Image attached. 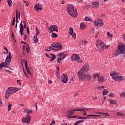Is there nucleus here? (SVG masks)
<instances>
[{"mask_svg": "<svg viewBox=\"0 0 125 125\" xmlns=\"http://www.w3.org/2000/svg\"><path fill=\"white\" fill-rule=\"evenodd\" d=\"M67 11L72 17L74 18L78 17V11H77V9L73 5L71 4L67 6Z\"/></svg>", "mask_w": 125, "mask_h": 125, "instance_id": "f257e3e1", "label": "nucleus"}, {"mask_svg": "<svg viewBox=\"0 0 125 125\" xmlns=\"http://www.w3.org/2000/svg\"><path fill=\"white\" fill-rule=\"evenodd\" d=\"M11 53L9 52V55L7 56L5 62H2L0 64V70H2V68H7L8 66L10 65V63H11Z\"/></svg>", "mask_w": 125, "mask_h": 125, "instance_id": "f03ea898", "label": "nucleus"}, {"mask_svg": "<svg viewBox=\"0 0 125 125\" xmlns=\"http://www.w3.org/2000/svg\"><path fill=\"white\" fill-rule=\"evenodd\" d=\"M110 76L112 77V79L116 82H122L125 79L124 76H120V73L116 71H114L111 73Z\"/></svg>", "mask_w": 125, "mask_h": 125, "instance_id": "7ed1b4c3", "label": "nucleus"}, {"mask_svg": "<svg viewBox=\"0 0 125 125\" xmlns=\"http://www.w3.org/2000/svg\"><path fill=\"white\" fill-rule=\"evenodd\" d=\"M125 45L123 43H118V49L116 51V54L115 55L116 56H118V55H120V54H125Z\"/></svg>", "mask_w": 125, "mask_h": 125, "instance_id": "20e7f679", "label": "nucleus"}, {"mask_svg": "<svg viewBox=\"0 0 125 125\" xmlns=\"http://www.w3.org/2000/svg\"><path fill=\"white\" fill-rule=\"evenodd\" d=\"M96 44L98 49H99L100 51H103V50H104V47L105 46V44L103 42L101 41V40H97Z\"/></svg>", "mask_w": 125, "mask_h": 125, "instance_id": "39448f33", "label": "nucleus"}, {"mask_svg": "<svg viewBox=\"0 0 125 125\" xmlns=\"http://www.w3.org/2000/svg\"><path fill=\"white\" fill-rule=\"evenodd\" d=\"M13 93H15V88L12 87H9L6 92L5 98L7 99L10 96V94H13Z\"/></svg>", "mask_w": 125, "mask_h": 125, "instance_id": "423d86ee", "label": "nucleus"}, {"mask_svg": "<svg viewBox=\"0 0 125 125\" xmlns=\"http://www.w3.org/2000/svg\"><path fill=\"white\" fill-rule=\"evenodd\" d=\"M94 25L97 28H100L103 26V21L101 19H97L94 21Z\"/></svg>", "mask_w": 125, "mask_h": 125, "instance_id": "0eeeda50", "label": "nucleus"}, {"mask_svg": "<svg viewBox=\"0 0 125 125\" xmlns=\"http://www.w3.org/2000/svg\"><path fill=\"white\" fill-rule=\"evenodd\" d=\"M31 119H32V116L26 115V117L22 118V123L30 124V122H31Z\"/></svg>", "mask_w": 125, "mask_h": 125, "instance_id": "6e6552de", "label": "nucleus"}, {"mask_svg": "<svg viewBox=\"0 0 125 125\" xmlns=\"http://www.w3.org/2000/svg\"><path fill=\"white\" fill-rule=\"evenodd\" d=\"M49 32L51 34L52 32H58V27L55 25H52L48 28Z\"/></svg>", "mask_w": 125, "mask_h": 125, "instance_id": "1a4fd4ad", "label": "nucleus"}, {"mask_svg": "<svg viewBox=\"0 0 125 125\" xmlns=\"http://www.w3.org/2000/svg\"><path fill=\"white\" fill-rule=\"evenodd\" d=\"M61 81L64 83H68V75L67 74H63L62 76H61Z\"/></svg>", "mask_w": 125, "mask_h": 125, "instance_id": "9d476101", "label": "nucleus"}, {"mask_svg": "<svg viewBox=\"0 0 125 125\" xmlns=\"http://www.w3.org/2000/svg\"><path fill=\"white\" fill-rule=\"evenodd\" d=\"M81 79L83 81H90L91 80V75L90 74H85L81 76Z\"/></svg>", "mask_w": 125, "mask_h": 125, "instance_id": "9b49d317", "label": "nucleus"}, {"mask_svg": "<svg viewBox=\"0 0 125 125\" xmlns=\"http://www.w3.org/2000/svg\"><path fill=\"white\" fill-rule=\"evenodd\" d=\"M19 28H20V31L19 34L20 35H21V36H23L24 35V26L23 24H22V21H21V23L19 25Z\"/></svg>", "mask_w": 125, "mask_h": 125, "instance_id": "f8f14e48", "label": "nucleus"}, {"mask_svg": "<svg viewBox=\"0 0 125 125\" xmlns=\"http://www.w3.org/2000/svg\"><path fill=\"white\" fill-rule=\"evenodd\" d=\"M92 7L94 9H97L99 7V1L92 2L91 3Z\"/></svg>", "mask_w": 125, "mask_h": 125, "instance_id": "ddd939ff", "label": "nucleus"}, {"mask_svg": "<svg viewBox=\"0 0 125 125\" xmlns=\"http://www.w3.org/2000/svg\"><path fill=\"white\" fill-rule=\"evenodd\" d=\"M59 55V58H60L61 59H65L66 58V57L67 56V55L66 54V53L64 52L60 53L58 54Z\"/></svg>", "mask_w": 125, "mask_h": 125, "instance_id": "4468645a", "label": "nucleus"}, {"mask_svg": "<svg viewBox=\"0 0 125 125\" xmlns=\"http://www.w3.org/2000/svg\"><path fill=\"white\" fill-rule=\"evenodd\" d=\"M40 5V4H36L34 7V10L37 12L40 11V10H42V8Z\"/></svg>", "mask_w": 125, "mask_h": 125, "instance_id": "2eb2a0df", "label": "nucleus"}, {"mask_svg": "<svg viewBox=\"0 0 125 125\" xmlns=\"http://www.w3.org/2000/svg\"><path fill=\"white\" fill-rule=\"evenodd\" d=\"M25 69L26 70L27 73L29 74L30 76H32V73H31V71H30V69L28 68V62L27 61L24 60Z\"/></svg>", "mask_w": 125, "mask_h": 125, "instance_id": "dca6fc26", "label": "nucleus"}, {"mask_svg": "<svg viewBox=\"0 0 125 125\" xmlns=\"http://www.w3.org/2000/svg\"><path fill=\"white\" fill-rule=\"evenodd\" d=\"M82 69L83 71V72L86 73V72H88V71L89 70V65H88V64H86Z\"/></svg>", "mask_w": 125, "mask_h": 125, "instance_id": "f3484780", "label": "nucleus"}, {"mask_svg": "<svg viewBox=\"0 0 125 125\" xmlns=\"http://www.w3.org/2000/svg\"><path fill=\"white\" fill-rule=\"evenodd\" d=\"M71 59L72 61H76V60H79V59H80V56L78 54H74L72 56Z\"/></svg>", "mask_w": 125, "mask_h": 125, "instance_id": "a211bd4d", "label": "nucleus"}, {"mask_svg": "<svg viewBox=\"0 0 125 125\" xmlns=\"http://www.w3.org/2000/svg\"><path fill=\"white\" fill-rule=\"evenodd\" d=\"M56 45V47L57 48V50H60V49H63V46L61 45V44H59L58 43H55Z\"/></svg>", "mask_w": 125, "mask_h": 125, "instance_id": "6ab92c4d", "label": "nucleus"}, {"mask_svg": "<svg viewBox=\"0 0 125 125\" xmlns=\"http://www.w3.org/2000/svg\"><path fill=\"white\" fill-rule=\"evenodd\" d=\"M103 82H105V79H104V76H102L98 79V82L99 83H102Z\"/></svg>", "mask_w": 125, "mask_h": 125, "instance_id": "aec40b11", "label": "nucleus"}, {"mask_svg": "<svg viewBox=\"0 0 125 125\" xmlns=\"http://www.w3.org/2000/svg\"><path fill=\"white\" fill-rule=\"evenodd\" d=\"M109 101V102L111 105H115L116 104V105H118V103H117V101L115 99H108Z\"/></svg>", "mask_w": 125, "mask_h": 125, "instance_id": "412c9836", "label": "nucleus"}, {"mask_svg": "<svg viewBox=\"0 0 125 125\" xmlns=\"http://www.w3.org/2000/svg\"><path fill=\"white\" fill-rule=\"evenodd\" d=\"M25 113H27V116H30V114H33V111L32 110H29L27 108H25L24 110Z\"/></svg>", "mask_w": 125, "mask_h": 125, "instance_id": "4be33fe9", "label": "nucleus"}, {"mask_svg": "<svg viewBox=\"0 0 125 125\" xmlns=\"http://www.w3.org/2000/svg\"><path fill=\"white\" fill-rule=\"evenodd\" d=\"M83 74H85V72L83 70L82 68L78 72V76H83Z\"/></svg>", "mask_w": 125, "mask_h": 125, "instance_id": "5701e85b", "label": "nucleus"}, {"mask_svg": "<svg viewBox=\"0 0 125 125\" xmlns=\"http://www.w3.org/2000/svg\"><path fill=\"white\" fill-rule=\"evenodd\" d=\"M80 27L82 30H83V29H85V28H86V26L84 24V23L82 22V23H80Z\"/></svg>", "mask_w": 125, "mask_h": 125, "instance_id": "b1692460", "label": "nucleus"}, {"mask_svg": "<svg viewBox=\"0 0 125 125\" xmlns=\"http://www.w3.org/2000/svg\"><path fill=\"white\" fill-rule=\"evenodd\" d=\"M50 55L51 56L50 61H53V60H54L55 58H56V55L53 54H50Z\"/></svg>", "mask_w": 125, "mask_h": 125, "instance_id": "393cba45", "label": "nucleus"}, {"mask_svg": "<svg viewBox=\"0 0 125 125\" xmlns=\"http://www.w3.org/2000/svg\"><path fill=\"white\" fill-rule=\"evenodd\" d=\"M100 77V73H96L93 76V79H99Z\"/></svg>", "mask_w": 125, "mask_h": 125, "instance_id": "a878e982", "label": "nucleus"}, {"mask_svg": "<svg viewBox=\"0 0 125 125\" xmlns=\"http://www.w3.org/2000/svg\"><path fill=\"white\" fill-rule=\"evenodd\" d=\"M86 40H82L79 42V44H80L81 45H83V44H86Z\"/></svg>", "mask_w": 125, "mask_h": 125, "instance_id": "bb28decb", "label": "nucleus"}, {"mask_svg": "<svg viewBox=\"0 0 125 125\" xmlns=\"http://www.w3.org/2000/svg\"><path fill=\"white\" fill-rule=\"evenodd\" d=\"M50 46L52 50H57L55 44H52Z\"/></svg>", "mask_w": 125, "mask_h": 125, "instance_id": "cd10ccee", "label": "nucleus"}, {"mask_svg": "<svg viewBox=\"0 0 125 125\" xmlns=\"http://www.w3.org/2000/svg\"><path fill=\"white\" fill-rule=\"evenodd\" d=\"M108 93H109V91L108 90V89H104L103 91V95H107V94H108Z\"/></svg>", "mask_w": 125, "mask_h": 125, "instance_id": "c85d7f7f", "label": "nucleus"}, {"mask_svg": "<svg viewBox=\"0 0 125 125\" xmlns=\"http://www.w3.org/2000/svg\"><path fill=\"white\" fill-rule=\"evenodd\" d=\"M16 18H20V12L16 10Z\"/></svg>", "mask_w": 125, "mask_h": 125, "instance_id": "c756f323", "label": "nucleus"}, {"mask_svg": "<svg viewBox=\"0 0 125 125\" xmlns=\"http://www.w3.org/2000/svg\"><path fill=\"white\" fill-rule=\"evenodd\" d=\"M33 42L34 43H36V42H38V36L37 35H35L33 38Z\"/></svg>", "mask_w": 125, "mask_h": 125, "instance_id": "7c9ffc66", "label": "nucleus"}, {"mask_svg": "<svg viewBox=\"0 0 125 125\" xmlns=\"http://www.w3.org/2000/svg\"><path fill=\"white\" fill-rule=\"evenodd\" d=\"M11 107H12V104L10 103H8V111L11 110Z\"/></svg>", "mask_w": 125, "mask_h": 125, "instance_id": "2f4dec72", "label": "nucleus"}, {"mask_svg": "<svg viewBox=\"0 0 125 125\" xmlns=\"http://www.w3.org/2000/svg\"><path fill=\"white\" fill-rule=\"evenodd\" d=\"M75 109L70 110L68 111V113L69 114V115H70V116H72V115H74V114H75Z\"/></svg>", "mask_w": 125, "mask_h": 125, "instance_id": "473e14b6", "label": "nucleus"}, {"mask_svg": "<svg viewBox=\"0 0 125 125\" xmlns=\"http://www.w3.org/2000/svg\"><path fill=\"white\" fill-rule=\"evenodd\" d=\"M84 122V120H83L77 121L75 123V125H78L79 124H81V123H83Z\"/></svg>", "mask_w": 125, "mask_h": 125, "instance_id": "72a5a7b5", "label": "nucleus"}, {"mask_svg": "<svg viewBox=\"0 0 125 125\" xmlns=\"http://www.w3.org/2000/svg\"><path fill=\"white\" fill-rule=\"evenodd\" d=\"M73 33H74V29L72 27L69 28V34L70 36L73 35Z\"/></svg>", "mask_w": 125, "mask_h": 125, "instance_id": "f704fd0d", "label": "nucleus"}, {"mask_svg": "<svg viewBox=\"0 0 125 125\" xmlns=\"http://www.w3.org/2000/svg\"><path fill=\"white\" fill-rule=\"evenodd\" d=\"M7 1L9 7H11V6H12V1H11V0H7Z\"/></svg>", "mask_w": 125, "mask_h": 125, "instance_id": "c9c22d12", "label": "nucleus"}, {"mask_svg": "<svg viewBox=\"0 0 125 125\" xmlns=\"http://www.w3.org/2000/svg\"><path fill=\"white\" fill-rule=\"evenodd\" d=\"M85 21H90V22H92V19L88 17H86L85 18Z\"/></svg>", "mask_w": 125, "mask_h": 125, "instance_id": "e433bc0d", "label": "nucleus"}, {"mask_svg": "<svg viewBox=\"0 0 125 125\" xmlns=\"http://www.w3.org/2000/svg\"><path fill=\"white\" fill-rule=\"evenodd\" d=\"M101 115H102V116H110V114L106 113H104V112H101Z\"/></svg>", "mask_w": 125, "mask_h": 125, "instance_id": "4c0bfd02", "label": "nucleus"}, {"mask_svg": "<svg viewBox=\"0 0 125 125\" xmlns=\"http://www.w3.org/2000/svg\"><path fill=\"white\" fill-rule=\"evenodd\" d=\"M86 117H100V115L90 114L86 115Z\"/></svg>", "mask_w": 125, "mask_h": 125, "instance_id": "58836bf2", "label": "nucleus"}, {"mask_svg": "<svg viewBox=\"0 0 125 125\" xmlns=\"http://www.w3.org/2000/svg\"><path fill=\"white\" fill-rule=\"evenodd\" d=\"M120 97H125V92H122L120 95Z\"/></svg>", "mask_w": 125, "mask_h": 125, "instance_id": "ea45409f", "label": "nucleus"}, {"mask_svg": "<svg viewBox=\"0 0 125 125\" xmlns=\"http://www.w3.org/2000/svg\"><path fill=\"white\" fill-rule=\"evenodd\" d=\"M52 37L53 38H57V37H58V36L57 35V34L55 33H52Z\"/></svg>", "mask_w": 125, "mask_h": 125, "instance_id": "a19ab883", "label": "nucleus"}, {"mask_svg": "<svg viewBox=\"0 0 125 125\" xmlns=\"http://www.w3.org/2000/svg\"><path fill=\"white\" fill-rule=\"evenodd\" d=\"M74 110L75 111V112H82L83 111V108H79L77 109H74Z\"/></svg>", "mask_w": 125, "mask_h": 125, "instance_id": "79ce46f5", "label": "nucleus"}, {"mask_svg": "<svg viewBox=\"0 0 125 125\" xmlns=\"http://www.w3.org/2000/svg\"><path fill=\"white\" fill-rule=\"evenodd\" d=\"M107 35L108 36L109 38H113V34H110V32H107Z\"/></svg>", "mask_w": 125, "mask_h": 125, "instance_id": "37998d69", "label": "nucleus"}, {"mask_svg": "<svg viewBox=\"0 0 125 125\" xmlns=\"http://www.w3.org/2000/svg\"><path fill=\"white\" fill-rule=\"evenodd\" d=\"M117 116H121L122 117H125V115L123 114V113L121 112H117Z\"/></svg>", "mask_w": 125, "mask_h": 125, "instance_id": "c03bdc74", "label": "nucleus"}, {"mask_svg": "<svg viewBox=\"0 0 125 125\" xmlns=\"http://www.w3.org/2000/svg\"><path fill=\"white\" fill-rule=\"evenodd\" d=\"M61 60H63L62 59H60V58H59V57L57 60V62H58V63H61Z\"/></svg>", "mask_w": 125, "mask_h": 125, "instance_id": "a18cd8bd", "label": "nucleus"}, {"mask_svg": "<svg viewBox=\"0 0 125 125\" xmlns=\"http://www.w3.org/2000/svg\"><path fill=\"white\" fill-rule=\"evenodd\" d=\"M14 24H15V17L13 18L12 26H14Z\"/></svg>", "mask_w": 125, "mask_h": 125, "instance_id": "49530a36", "label": "nucleus"}, {"mask_svg": "<svg viewBox=\"0 0 125 125\" xmlns=\"http://www.w3.org/2000/svg\"><path fill=\"white\" fill-rule=\"evenodd\" d=\"M23 3L24 4H25L26 6H28V5H29V2H28V1H23Z\"/></svg>", "mask_w": 125, "mask_h": 125, "instance_id": "de8ad7c7", "label": "nucleus"}, {"mask_svg": "<svg viewBox=\"0 0 125 125\" xmlns=\"http://www.w3.org/2000/svg\"><path fill=\"white\" fill-rule=\"evenodd\" d=\"M36 34L35 35V36H37V35H39V34H40V31L39 30V29H38V28H36Z\"/></svg>", "mask_w": 125, "mask_h": 125, "instance_id": "09e8293b", "label": "nucleus"}, {"mask_svg": "<svg viewBox=\"0 0 125 125\" xmlns=\"http://www.w3.org/2000/svg\"><path fill=\"white\" fill-rule=\"evenodd\" d=\"M56 74L57 78H58V79H59V78H60V75H59V73H58V72H56Z\"/></svg>", "mask_w": 125, "mask_h": 125, "instance_id": "8fccbe9b", "label": "nucleus"}, {"mask_svg": "<svg viewBox=\"0 0 125 125\" xmlns=\"http://www.w3.org/2000/svg\"><path fill=\"white\" fill-rule=\"evenodd\" d=\"M3 102H2V100L1 99H0V107H1L2 106Z\"/></svg>", "mask_w": 125, "mask_h": 125, "instance_id": "3c124183", "label": "nucleus"}, {"mask_svg": "<svg viewBox=\"0 0 125 125\" xmlns=\"http://www.w3.org/2000/svg\"><path fill=\"white\" fill-rule=\"evenodd\" d=\"M17 83L19 85H21V81L20 80H17Z\"/></svg>", "mask_w": 125, "mask_h": 125, "instance_id": "603ef678", "label": "nucleus"}, {"mask_svg": "<svg viewBox=\"0 0 125 125\" xmlns=\"http://www.w3.org/2000/svg\"><path fill=\"white\" fill-rule=\"evenodd\" d=\"M72 37L74 39H76V38H77V35H76L75 33L72 34Z\"/></svg>", "mask_w": 125, "mask_h": 125, "instance_id": "864d4df0", "label": "nucleus"}, {"mask_svg": "<svg viewBox=\"0 0 125 125\" xmlns=\"http://www.w3.org/2000/svg\"><path fill=\"white\" fill-rule=\"evenodd\" d=\"M110 46H111V45H110L104 46V49H108V48H109V47H110Z\"/></svg>", "mask_w": 125, "mask_h": 125, "instance_id": "5fc2aeb1", "label": "nucleus"}, {"mask_svg": "<svg viewBox=\"0 0 125 125\" xmlns=\"http://www.w3.org/2000/svg\"><path fill=\"white\" fill-rule=\"evenodd\" d=\"M109 96H110V97H114V93H110L109 94Z\"/></svg>", "mask_w": 125, "mask_h": 125, "instance_id": "6e6d98bb", "label": "nucleus"}, {"mask_svg": "<svg viewBox=\"0 0 125 125\" xmlns=\"http://www.w3.org/2000/svg\"><path fill=\"white\" fill-rule=\"evenodd\" d=\"M4 49L7 52L8 54H9V52H8V50L6 47H4Z\"/></svg>", "mask_w": 125, "mask_h": 125, "instance_id": "4d7b16f0", "label": "nucleus"}, {"mask_svg": "<svg viewBox=\"0 0 125 125\" xmlns=\"http://www.w3.org/2000/svg\"><path fill=\"white\" fill-rule=\"evenodd\" d=\"M98 89H104V86H100L98 87Z\"/></svg>", "mask_w": 125, "mask_h": 125, "instance_id": "13d9d810", "label": "nucleus"}, {"mask_svg": "<svg viewBox=\"0 0 125 125\" xmlns=\"http://www.w3.org/2000/svg\"><path fill=\"white\" fill-rule=\"evenodd\" d=\"M51 49H51V46H50L49 48H48L47 49H46V50L47 51H50Z\"/></svg>", "mask_w": 125, "mask_h": 125, "instance_id": "bf43d9fd", "label": "nucleus"}, {"mask_svg": "<svg viewBox=\"0 0 125 125\" xmlns=\"http://www.w3.org/2000/svg\"><path fill=\"white\" fill-rule=\"evenodd\" d=\"M83 112L84 114H83V116H86V115H87V113H86V112L84 110L82 111Z\"/></svg>", "mask_w": 125, "mask_h": 125, "instance_id": "052dcab7", "label": "nucleus"}, {"mask_svg": "<svg viewBox=\"0 0 125 125\" xmlns=\"http://www.w3.org/2000/svg\"><path fill=\"white\" fill-rule=\"evenodd\" d=\"M55 124V121H53L51 122V123H50V125H54Z\"/></svg>", "mask_w": 125, "mask_h": 125, "instance_id": "680f3d73", "label": "nucleus"}, {"mask_svg": "<svg viewBox=\"0 0 125 125\" xmlns=\"http://www.w3.org/2000/svg\"><path fill=\"white\" fill-rule=\"evenodd\" d=\"M24 73L25 76H26L27 78H29V76H28V75H27V73H26V71H24Z\"/></svg>", "mask_w": 125, "mask_h": 125, "instance_id": "e2e57ef3", "label": "nucleus"}, {"mask_svg": "<svg viewBox=\"0 0 125 125\" xmlns=\"http://www.w3.org/2000/svg\"><path fill=\"white\" fill-rule=\"evenodd\" d=\"M78 119H79V120H83V117H81V116H77Z\"/></svg>", "mask_w": 125, "mask_h": 125, "instance_id": "0e129e2a", "label": "nucleus"}, {"mask_svg": "<svg viewBox=\"0 0 125 125\" xmlns=\"http://www.w3.org/2000/svg\"><path fill=\"white\" fill-rule=\"evenodd\" d=\"M123 39H124V41H125V32L123 35Z\"/></svg>", "mask_w": 125, "mask_h": 125, "instance_id": "69168bd1", "label": "nucleus"}, {"mask_svg": "<svg viewBox=\"0 0 125 125\" xmlns=\"http://www.w3.org/2000/svg\"><path fill=\"white\" fill-rule=\"evenodd\" d=\"M57 71L56 72H59V67L56 66Z\"/></svg>", "mask_w": 125, "mask_h": 125, "instance_id": "338daca9", "label": "nucleus"}, {"mask_svg": "<svg viewBox=\"0 0 125 125\" xmlns=\"http://www.w3.org/2000/svg\"><path fill=\"white\" fill-rule=\"evenodd\" d=\"M62 4H65V0L62 1Z\"/></svg>", "mask_w": 125, "mask_h": 125, "instance_id": "774afa93", "label": "nucleus"}]
</instances>
